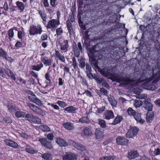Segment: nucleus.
<instances>
[{"label":"nucleus","mask_w":160,"mask_h":160,"mask_svg":"<svg viewBox=\"0 0 160 160\" xmlns=\"http://www.w3.org/2000/svg\"><path fill=\"white\" fill-rule=\"evenodd\" d=\"M27 105L30 109L36 114L42 116L45 115V112L42 108L29 102L27 103Z\"/></svg>","instance_id":"obj_1"},{"label":"nucleus","mask_w":160,"mask_h":160,"mask_svg":"<svg viewBox=\"0 0 160 160\" xmlns=\"http://www.w3.org/2000/svg\"><path fill=\"white\" fill-rule=\"evenodd\" d=\"M26 120L31 123L39 124L41 123V119L31 113H28L25 115Z\"/></svg>","instance_id":"obj_2"},{"label":"nucleus","mask_w":160,"mask_h":160,"mask_svg":"<svg viewBox=\"0 0 160 160\" xmlns=\"http://www.w3.org/2000/svg\"><path fill=\"white\" fill-rule=\"evenodd\" d=\"M42 32V28L40 25H38L37 26L32 25L30 27L29 32L31 35L41 34Z\"/></svg>","instance_id":"obj_3"},{"label":"nucleus","mask_w":160,"mask_h":160,"mask_svg":"<svg viewBox=\"0 0 160 160\" xmlns=\"http://www.w3.org/2000/svg\"><path fill=\"white\" fill-rule=\"evenodd\" d=\"M139 131V129L136 127H132L130 128L126 134L127 137L132 138L136 136Z\"/></svg>","instance_id":"obj_4"},{"label":"nucleus","mask_w":160,"mask_h":160,"mask_svg":"<svg viewBox=\"0 0 160 160\" xmlns=\"http://www.w3.org/2000/svg\"><path fill=\"white\" fill-rule=\"evenodd\" d=\"M39 141L41 144L45 148L51 149L52 148L51 142L48 140L46 138H42L39 139Z\"/></svg>","instance_id":"obj_5"},{"label":"nucleus","mask_w":160,"mask_h":160,"mask_svg":"<svg viewBox=\"0 0 160 160\" xmlns=\"http://www.w3.org/2000/svg\"><path fill=\"white\" fill-rule=\"evenodd\" d=\"M153 73L152 79L149 81H151L152 79H154L152 81V82L155 83L160 79V68H157L156 69L153 70Z\"/></svg>","instance_id":"obj_6"},{"label":"nucleus","mask_w":160,"mask_h":160,"mask_svg":"<svg viewBox=\"0 0 160 160\" xmlns=\"http://www.w3.org/2000/svg\"><path fill=\"white\" fill-rule=\"evenodd\" d=\"M73 51L75 56L78 57L80 55V51L82 52V47L80 42H79L78 44V46L76 43L73 45Z\"/></svg>","instance_id":"obj_7"},{"label":"nucleus","mask_w":160,"mask_h":160,"mask_svg":"<svg viewBox=\"0 0 160 160\" xmlns=\"http://www.w3.org/2000/svg\"><path fill=\"white\" fill-rule=\"evenodd\" d=\"M116 140L118 145L127 146L129 143V140L123 137H119L117 138Z\"/></svg>","instance_id":"obj_8"},{"label":"nucleus","mask_w":160,"mask_h":160,"mask_svg":"<svg viewBox=\"0 0 160 160\" xmlns=\"http://www.w3.org/2000/svg\"><path fill=\"white\" fill-rule=\"evenodd\" d=\"M59 24V21L53 19L49 21L46 27L48 28H57V25Z\"/></svg>","instance_id":"obj_9"},{"label":"nucleus","mask_w":160,"mask_h":160,"mask_svg":"<svg viewBox=\"0 0 160 160\" xmlns=\"http://www.w3.org/2000/svg\"><path fill=\"white\" fill-rule=\"evenodd\" d=\"M143 107L145 109L148 111L152 110V105L151 103L150 99L148 98L145 100L144 101Z\"/></svg>","instance_id":"obj_10"},{"label":"nucleus","mask_w":160,"mask_h":160,"mask_svg":"<svg viewBox=\"0 0 160 160\" xmlns=\"http://www.w3.org/2000/svg\"><path fill=\"white\" fill-rule=\"evenodd\" d=\"M62 159L63 160H77V157L74 154L69 152L63 156Z\"/></svg>","instance_id":"obj_11"},{"label":"nucleus","mask_w":160,"mask_h":160,"mask_svg":"<svg viewBox=\"0 0 160 160\" xmlns=\"http://www.w3.org/2000/svg\"><path fill=\"white\" fill-rule=\"evenodd\" d=\"M5 144L7 146L12 147L14 148H17L19 145L18 144L12 140L10 139H6L4 140Z\"/></svg>","instance_id":"obj_12"},{"label":"nucleus","mask_w":160,"mask_h":160,"mask_svg":"<svg viewBox=\"0 0 160 160\" xmlns=\"http://www.w3.org/2000/svg\"><path fill=\"white\" fill-rule=\"evenodd\" d=\"M28 98L30 101L35 103L38 106H41L42 105V101L36 97L29 96Z\"/></svg>","instance_id":"obj_13"},{"label":"nucleus","mask_w":160,"mask_h":160,"mask_svg":"<svg viewBox=\"0 0 160 160\" xmlns=\"http://www.w3.org/2000/svg\"><path fill=\"white\" fill-rule=\"evenodd\" d=\"M139 156L136 150H131L128 153V157L129 160H132Z\"/></svg>","instance_id":"obj_14"},{"label":"nucleus","mask_w":160,"mask_h":160,"mask_svg":"<svg viewBox=\"0 0 160 160\" xmlns=\"http://www.w3.org/2000/svg\"><path fill=\"white\" fill-rule=\"evenodd\" d=\"M103 118L107 120L113 118L114 116V113L111 110H108L106 111L103 114Z\"/></svg>","instance_id":"obj_15"},{"label":"nucleus","mask_w":160,"mask_h":160,"mask_svg":"<svg viewBox=\"0 0 160 160\" xmlns=\"http://www.w3.org/2000/svg\"><path fill=\"white\" fill-rule=\"evenodd\" d=\"M69 48L68 41L67 40H64L62 42L60 43V49L63 51L64 52H66Z\"/></svg>","instance_id":"obj_16"},{"label":"nucleus","mask_w":160,"mask_h":160,"mask_svg":"<svg viewBox=\"0 0 160 160\" xmlns=\"http://www.w3.org/2000/svg\"><path fill=\"white\" fill-rule=\"evenodd\" d=\"M103 131L101 129L97 128L95 131V135L96 138L98 139H102L103 136Z\"/></svg>","instance_id":"obj_17"},{"label":"nucleus","mask_w":160,"mask_h":160,"mask_svg":"<svg viewBox=\"0 0 160 160\" xmlns=\"http://www.w3.org/2000/svg\"><path fill=\"white\" fill-rule=\"evenodd\" d=\"M56 143L59 146L65 147L68 145V143L62 138H58L56 140Z\"/></svg>","instance_id":"obj_18"},{"label":"nucleus","mask_w":160,"mask_h":160,"mask_svg":"<svg viewBox=\"0 0 160 160\" xmlns=\"http://www.w3.org/2000/svg\"><path fill=\"white\" fill-rule=\"evenodd\" d=\"M141 114L138 112H136L133 117L134 119L137 121L138 122L140 123L143 124L144 122V120L141 118Z\"/></svg>","instance_id":"obj_19"},{"label":"nucleus","mask_w":160,"mask_h":160,"mask_svg":"<svg viewBox=\"0 0 160 160\" xmlns=\"http://www.w3.org/2000/svg\"><path fill=\"white\" fill-rule=\"evenodd\" d=\"M7 106L8 110L11 112H14L18 109L16 106L14 104H9L7 105Z\"/></svg>","instance_id":"obj_20"},{"label":"nucleus","mask_w":160,"mask_h":160,"mask_svg":"<svg viewBox=\"0 0 160 160\" xmlns=\"http://www.w3.org/2000/svg\"><path fill=\"white\" fill-rule=\"evenodd\" d=\"M64 110L68 113H76L77 108L72 106H71L66 108Z\"/></svg>","instance_id":"obj_21"},{"label":"nucleus","mask_w":160,"mask_h":160,"mask_svg":"<svg viewBox=\"0 0 160 160\" xmlns=\"http://www.w3.org/2000/svg\"><path fill=\"white\" fill-rule=\"evenodd\" d=\"M16 7L21 12H22L24 11L25 7L24 4L22 2L18 1H17L16 2Z\"/></svg>","instance_id":"obj_22"},{"label":"nucleus","mask_w":160,"mask_h":160,"mask_svg":"<svg viewBox=\"0 0 160 160\" xmlns=\"http://www.w3.org/2000/svg\"><path fill=\"white\" fill-rule=\"evenodd\" d=\"M72 145L75 148L78 150L82 151L85 150V147L81 144L73 142L72 143Z\"/></svg>","instance_id":"obj_23"},{"label":"nucleus","mask_w":160,"mask_h":160,"mask_svg":"<svg viewBox=\"0 0 160 160\" xmlns=\"http://www.w3.org/2000/svg\"><path fill=\"white\" fill-rule=\"evenodd\" d=\"M55 55L57 58L61 61L65 63V60L63 55L60 53L58 51H55Z\"/></svg>","instance_id":"obj_24"},{"label":"nucleus","mask_w":160,"mask_h":160,"mask_svg":"<svg viewBox=\"0 0 160 160\" xmlns=\"http://www.w3.org/2000/svg\"><path fill=\"white\" fill-rule=\"evenodd\" d=\"M47 58L45 57H42L41 58V61L44 63V65L47 66L51 65L52 62V60L50 59H46Z\"/></svg>","instance_id":"obj_25"},{"label":"nucleus","mask_w":160,"mask_h":160,"mask_svg":"<svg viewBox=\"0 0 160 160\" xmlns=\"http://www.w3.org/2000/svg\"><path fill=\"white\" fill-rule=\"evenodd\" d=\"M5 73L8 75V76L12 78L14 80L16 79V77L14 74L8 68H6L4 70Z\"/></svg>","instance_id":"obj_26"},{"label":"nucleus","mask_w":160,"mask_h":160,"mask_svg":"<svg viewBox=\"0 0 160 160\" xmlns=\"http://www.w3.org/2000/svg\"><path fill=\"white\" fill-rule=\"evenodd\" d=\"M153 115L151 112H148L146 114V120L147 122H150L153 120Z\"/></svg>","instance_id":"obj_27"},{"label":"nucleus","mask_w":160,"mask_h":160,"mask_svg":"<svg viewBox=\"0 0 160 160\" xmlns=\"http://www.w3.org/2000/svg\"><path fill=\"white\" fill-rule=\"evenodd\" d=\"M63 126L66 129L68 130H72L74 128L73 124L70 122H67L63 123Z\"/></svg>","instance_id":"obj_28"},{"label":"nucleus","mask_w":160,"mask_h":160,"mask_svg":"<svg viewBox=\"0 0 160 160\" xmlns=\"http://www.w3.org/2000/svg\"><path fill=\"white\" fill-rule=\"evenodd\" d=\"M38 128L43 132H49L50 131L49 128L47 125H41L38 127Z\"/></svg>","instance_id":"obj_29"},{"label":"nucleus","mask_w":160,"mask_h":160,"mask_svg":"<svg viewBox=\"0 0 160 160\" xmlns=\"http://www.w3.org/2000/svg\"><path fill=\"white\" fill-rule=\"evenodd\" d=\"M108 100L112 106H115L117 105V102L110 95L108 96Z\"/></svg>","instance_id":"obj_30"},{"label":"nucleus","mask_w":160,"mask_h":160,"mask_svg":"<svg viewBox=\"0 0 160 160\" xmlns=\"http://www.w3.org/2000/svg\"><path fill=\"white\" fill-rule=\"evenodd\" d=\"M41 157L44 159L51 160L52 158V156L50 154L45 153L41 155Z\"/></svg>","instance_id":"obj_31"},{"label":"nucleus","mask_w":160,"mask_h":160,"mask_svg":"<svg viewBox=\"0 0 160 160\" xmlns=\"http://www.w3.org/2000/svg\"><path fill=\"white\" fill-rule=\"evenodd\" d=\"M83 131L85 135L88 136L92 134L91 129L85 127L84 128Z\"/></svg>","instance_id":"obj_32"},{"label":"nucleus","mask_w":160,"mask_h":160,"mask_svg":"<svg viewBox=\"0 0 160 160\" xmlns=\"http://www.w3.org/2000/svg\"><path fill=\"white\" fill-rule=\"evenodd\" d=\"M116 158L114 155L108 156L101 157L99 160H113Z\"/></svg>","instance_id":"obj_33"},{"label":"nucleus","mask_w":160,"mask_h":160,"mask_svg":"<svg viewBox=\"0 0 160 160\" xmlns=\"http://www.w3.org/2000/svg\"><path fill=\"white\" fill-rule=\"evenodd\" d=\"M122 119V117L120 116H118L115 118L111 124L113 125H115L118 124L121 122Z\"/></svg>","instance_id":"obj_34"},{"label":"nucleus","mask_w":160,"mask_h":160,"mask_svg":"<svg viewBox=\"0 0 160 160\" xmlns=\"http://www.w3.org/2000/svg\"><path fill=\"white\" fill-rule=\"evenodd\" d=\"M43 67V64L41 63L40 64H38L37 65L32 66V69L34 70L39 71Z\"/></svg>","instance_id":"obj_35"},{"label":"nucleus","mask_w":160,"mask_h":160,"mask_svg":"<svg viewBox=\"0 0 160 160\" xmlns=\"http://www.w3.org/2000/svg\"><path fill=\"white\" fill-rule=\"evenodd\" d=\"M26 113L24 112L18 111H17L15 113V116L18 118L24 117Z\"/></svg>","instance_id":"obj_36"},{"label":"nucleus","mask_w":160,"mask_h":160,"mask_svg":"<svg viewBox=\"0 0 160 160\" xmlns=\"http://www.w3.org/2000/svg\"><path fill=\"white\" fill-rule=\"evenodd\" d=\"M98 122L99 124L100 127L103 128H104L106 127V122L104 120L99 118L98 119Z\"/></svg>","instance_id":"obj_37"},{"label":"nucleus","mask_w":160,"mask_h":160,"mask_svg":"<svg viewBox=\"0 0 160 160\" xmlns=\"http://www.w3.org/2000/svg\"><path fill=\"white\" fill-rule=\"evenodd\" d=\"M142 104V102L140 100H135L134 102V105L136 108L140 107Z\"/></svg>","instance_id":"obj_38"},{"label":"nucleus","mask_w":160,"mask_h":160,"mask_svg":"<svg viewBox=\"0 0 160 160\" xmlns=\"http://www.w3.org/2000/svg\"><path fill=\"white\" fill-rule=\"evenodd\" d=\"M94 66L98 69V71L102 75H103L106 77H107V73L105 71L102 70L101 68H100L98 66L96 63H95L94 64Z\"/></svg>","instance_id":"obj_39"},{"label":"nucleus","mask_w":160,"mask_h":160,"mask_svg":"<svg viewBox=\"0 0 160 160\" xmlns=\"http://www.w3.org/2000/svg\"><path fill=\"white\" fill-rule=\"evenodd\" d=\"M127 112L128 115L133 117L137 112L136 111L133 110L131 108H129L127 110Z\"/></svg>","instance_id":"obj_40"},{"label":"nucleus","mask_w":160,"mask_h":160,"mask_svg":"<svg viewBox=\"0 0 160 160\" xmlns=\"http://www.w3.org/2000/svg\"><path fill=\"white\" fill-rule=\"evenodd\" d=\"M94 79L95 80L97 83L99 84H100L102 83V82L103 80H104V78H101L98 75L95 76Z\"/></svg>","instance_id":"obj_41"},{"label":"nucleus","mask_w":160,"mask_h":160,"mask_svg":"<svg viewBox=\"0 0 160 160\" xmlns=\"http://www.w3.org/2000/svg\"><path fill=\"white\" fill-rule=\"evenodd\" d=\"M7 54L3 49L0 48V57H2L4 59L6 58Z\"/></svg>","instance_id":"obj_42"},{"label":"nucleus","mask_w":160,"mask_h":160,"mask_svg":"<svg viewBox=\"0 0 160 160\" xmlns=\"http://www.w3.org/2000/svg\"><path fill=\"white\" fill-rule=\"evenodd\" d=\"M25 151L31 154L35 153L37 152L34 149L32 148H26Z\"/></svg>","instance_id":"obj_43"},{"label":"nucleus","mask_w":160,"mask_h":160,"mask_svg":"<svg viewBox=\"0 0 160 160\" xmlns=\"http://www.w3.org/2000/svg\"><path fill=\"white\" fill-rule=\"evenodd\" d=\"M79 63V66L82 68H84L86 65L85 60L83 59H81L80 60Z\"/></svg>","instance_id":"obj_44"},{"label":"nucleus","mask_w":160,"mask_h":160,"mask_svg":"<svg viewBox=\"0 0 160 160\" xmlns=\"http://www.w3.org/2000/svg\"><path fill=\"white\" fill-rule=\"evenodd\" d=\"M89 119L87 117H83L80 118L79 121L82 123H87L88 122Z\"/></svg>","instance_id":"obj_45"},{"label":"nucleus","mask_w":160,"mask_h":160,"mask_svg":"<svg viewBox=\"0 0 160 160\" xmlns=\"http://www.w3.org/2000/svg\"><path fill=\"white\" fill-rule=\"evenodd\" d=\"M57 103L61 107L63 108L67 106V105L66 102L61 101H58L57 102Z\"/></svg>","instance_id":"obj_46"},{"label":"nucleus","mask_w":160,"mask_h":160,"mask_svg":"<svg viewBox=\"0 0 160 160\" xmlns=\"http://www.w3.org/2000/svg\"><path fill=\"white\" fill-rule=\"evenodd\" d=\"M99 91L103 95L106 96H108V92L107 90L105 89L104 88H101Z\"/></svg>","instance_id":"obj_47"},{"label":"nucleus","mask_w":160,"mask_h":160,"mask_svg":"<svg viewBox=\"0 0 160 160\" xmlns=\"http://www.w3.org/2000/svg\"><path fill=\"white\" fill-rule=\"evenodd\" d=\"M80 82L84 86L87 85V82L85 79H84L81 76H80Z\"/></svg>","instance_id":"obj_48"},{"label":"nucleus","mask_w":160,"mask_h":160,"mask_svg":"<svg viewBox=\"0 0 160 160\" xmlns=\"http://www.w3.org/2000/svg\"><path fill=\"white\" fill-rule=\"evenodd\" d=\"M48 105H50L52 108H53L55 109L56 110H59L60 109L59 107L57 105L53 104L48 103Z\"/></svg>","instance_id":"obj_49"},{"label":"nucleus","mask_w":160,"mask_h":160,"mask_svg":"<svg viewBox=\"0 0 160 160\" xmlns=\"http://www.w3.org/2000/svg\"><path fill=\"white\" fill-rule=\"evenodd\" d=\"M156 89V87L155 85L153 84H150L148 86V89L151 90H153Z\"/></svg>","instance_id":"obj_50"},{"label":"nucleus","mask_w":160,"mask_h":160,"mask_svg":"<svg viewBox=\"0 0 160 160\" xmlns=\"http://www.w3.org/2000/svg\"><path fill=\"white\" fill-rule=\"evenodd\" d=\"M102 85L103 86L107 88H109V85L108 83L104 79L103 80L102 82Z\"/></svg>","instance_id":"obj_51"},{"label":"nucleus","mask_w":160,"mask_h":160,"mask_svg":"<svg viewBox=\"0 0 160 160\" xmlns=\"http://www.w3.org/2000/svg\"><path fill=\"white\" fill-rule=\"evenodd\" d=\"M105 108L104 106H102L100 108H98L97 112L99 113H101L104 111Z\"/></svg>","instance_id":"obj_52"},{"label":"nucleus","mask_w":160,"mask_h":160,"mask_svg":"<svg viewBox=\"0 0 160 160\" xmlns=\"http://www.w3.org/2000/svg\"><path fill=\"white\" fill-rule=\"evenodd\" d=\"M13 29H14L11 28L8 31V35L9 37L11 38H12L13 36Z\"/></svg>","instance_id":"obj_53"},{"label":"nucleus","mask_w":160,"mask_h":160,"mask_svg":"<svg viewBox=\"0 0 160 160\" xmlns=\"http://www.w3.org/2000/svg\"><path fill=\"white\" fill-rule=\"evenodd\" d=\"M47 139L52 141L53 138V135L52 133H49L47 135Z\"/></svg>","instance_id":"obj_54"},{"label":"nucleus","mask_w":160,"mask_h":160,"mask_svg":"<svg viewBox=\"0 0 160 160\" xmlns=\"http://www.w3.org/2000/svg\"><path fill=\"white\" fill-rule=\"evenodd\" d=\"M62 31L61 28H58L56 31L57 34L58 36L60 35L62 33Z\"/></svg>","instance_id":"obj_55"},{"label":"nucleus","mask_w":160,"mask_h":160,"mask_svg":"<svg viewBox=\"0 0 160 160\" xmlns=\"http://www.w3.org/2000/svg\"><path fill=\"white\" fill-rule=\"evenodd\" d=\"M90 72H87V76L90 79L94 78V77L92 74Z\"/></svg>","instance_id":"obj_56"},{"label":"nucleus","mask_w":160,"mask_h":160,"mask_svg":"<svg viewBox=\"0 0 160 160\" xmlns=\"http://www.w3.org/2000/svg\"><path fill=\"white\" fill-rule=\"evenodd\" d=\"M4 121L7 123H10L12 121L11 118L9 117H6L5 118Z\"/></svg>","instance_id":"obj_57"},{"label":"nucleus","mask_w":160,"mask_h":160,"mask_svg":"<svg viewBox=\"0 0 160 160\" xmlns=\"http://www.w3.org/2000/svg\"><path fill=\"white\" fill-rule=\"evenodd\" d=\"M28 94L31 95L32 96L36 97L35 94L32 91L30 90H26L25 91Z\"/></svg>","instance_id":"obj_58"},{"label":"nucleus","mask_w":160,"mask_h":160,"mask_svg":"<svg viewBox=\"0 0 160 160\" xmlns=\"http://www.w3.org/2000/svg\"><path fill=\"white\" fill-rule=\"evenodd\" d=\"M22 46V43L19 41H17L15 45V46L18 48L21 47Z\"/></svg>","instance_id":"obj_59"},{"label":"nucleus","mask_w":160,"mask_h":160,"mask_svg":"<svg viewBox=\"0 0 160 160\" xmlns=\"http://www.w3.org/2000/svg\"><path fill=\"white\" fill-rule=\"evenodd\" d=\"M134 93L137 94H139L141 92V89L138 88H136L134 90Z\"/></svg>","instance_id":"obj_60"},{"label":"nucleus","mask_w":160,"mask_h":160,"mask_svg":"<svg viewBox=\"0 0 160 160\" xmlns=\"http://www.w3.org/2000/svg\"><path fill=\"white\" fill-rule=\"evenodd\" d=\"M48 37V35L47 34H44L42 35L41 38L42 40H45L47 39Z\"/></svg>","instance_id":"obj_61"},{"label":"nucleus","mask_w":160,"mask_h":160,"mask_svg":"<svg viewBox=\"0 0 160 160\" xmlns=\"http://www.w3.org/2000/svg\"><path fill=\"white\" fill-rule=\"evenodd\" d=\"M86 69L87 70V72H91L92 70L91 66L88 63L86 64Z\"/></svg>","instance_id":"obj_62"},{"label":"nucleus","mask_w":160,"mask_h":160,"mask_svg":"<svg viewBox=\"0 0 160 160\" xmlns=\"http://www.w3.org/2000/svg\"><path fill=\"white\" fill-rule=\"evenodd\" d=\"M45 77L46 79L49 82H51V80L50 79V74L48 73H47L45 74Z\"/></svg>","instance_id":"obj_63"},{"label":"nucleus","mask_w":160,"mask_h":160,"mask_svg":"<svg viewBox=\"0 0 160 160\" xmlns=\"http://www.w3.org/2000/svg\"><path fill=\"white\" fill-rule=\"evenodd\" d=\"M153 153L156 155L160 154V149L157 147Z\"/></svg>","instance_id":"obj_64"}]
</instances>
